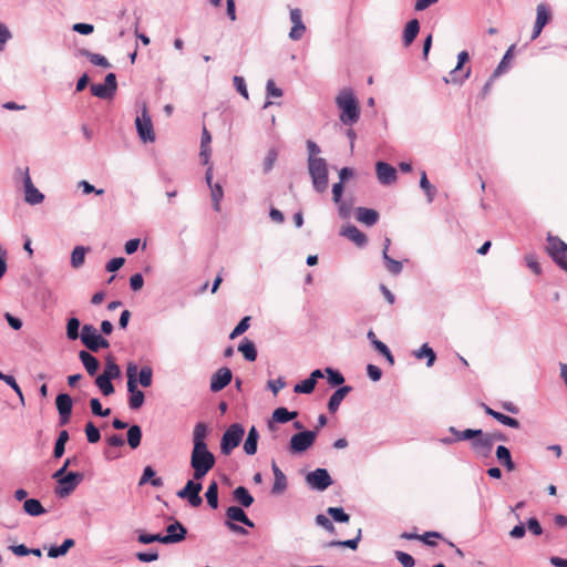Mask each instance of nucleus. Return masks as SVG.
<instances>
[{"instance_id": "052dcab7", "label": "nucleus", "mask_w": 567, "mask_h": 567, "mask_svg": "<svg viewBox=\"0 0 567 567\" xmlns=\"http://www.w3.org/2000/svg\"><path fill=\"white\" fill-rule=\"evenodd\" d=\"M126 375H127V388H133V384L137 383L136 377L138 375V369L137 365L133 362L128 363L126 369Z\"/></svg>"}, {"instance_id": "0eeeda50", "label": "nucleus", "mask_w": 567, "mask_h": 567, "mask_svg": "<svg viewBox=\"0 0 567 567\" xmlns=\"http://www.w3.org/2000/svg\"><path fill=\"white\" fill-rule=\"evenodd\" d=\"M244 427L240 424H231L224 433L220 450L224 455H229L237 447L244 435Z\"/></svg>"}, {"instance_id": "7ed1b4c3", "label": "nucleus", "mask_w": 567, "mask_h": 567, "mask_svg": "<svg viewBox=\"0 0 567 567\" xmlns=\"http://www.w3.org/2000/svg\"><path fill=\"white\" fill-rule=\"evenodd\" d=\"M308 169L317 192L323 193L328 188L327 163L321 157L308 158Z\"/></svg>"}, {"instance_id": "1a4fd4ad", "label": "nucleus", "mask_w": 567, "mask_h": 567, "mask_svg": "<svg viewBox=\"0 0 567 567\" xmlns=\"http://www.w3.org/2000/svg\"><path fill=\"white\" fill-rule=\"evenodd\" d=\"M135 125L138 136L143 142L155 141V133L153 130L152 120L148 114L147 106L145 104L142 107L141 115L136 116L135 118Z\"/></svg>"}, {"instance_id": "8fccbe9b", "label": "nucleus", "mask_w": 567, "mask_h": 567, "mask_svg": "<svg viewBox=\"0 0 567 567\" xmlns=\"http://www.w3.org/2000/svg\"><path fill=\"white\" fill-rule=\"evenodd\" d=\"M153 370L151 367L145 365L138 372V382L142 386L148 388L152 384Z\"/></svg>"}, {"instance_id": "f704fd0d", "label": "nucleus", "mask_w": 567, "mask_h": 567, "mask_svg": "<svg viewBox=\"0 0 567 567\" xmlns=\"http://www.w3.org/2000/svg\"><path fill=\"white\" fill-rule=\"evenodd\" d=\"M23 509L30 516H40L45 513L42 504L34 498L27 499L23 504Z\"/></svg>"}, {"instance_id": "bb28decb", "label": "nucleus", "mask_w": 567, "mask_h": 567, "mask_svg": "<svg viewBox=\"0 0 567 567\" xmlns=\"http://www.w3.org/2000/svg\"><path fill=\"white\" fill-rule=\"evenodd\" d=\"M186 528L177 520L167 526V535L164 537H172L173 540H169L168 544L178 543L185 539Z\"/></svg>"}, {"instance_id": "7c9ffc66", "label": "nucleus", "mask_w": 567, "mask_h": 567, "mask_svg": "<svg viewBox=\"0 0 567 567\" xmlns=\"http://www.w3.org/2000/svg\"><path fill=\"white\" fill-rule=\"evenodd\" d=\"M496 457L499 461V463L505 466L507 471L511 472L515 470V464L512 460L511 452L506 446L499 445L496 449Z\"/></svg>"}, {"instance_id": "e2e57ef3", "label": "nucleus", "mask_w": 567, "mask_h": 567, "mask_svg": "<svg viewBox=\"0 0 567 567\" xmlns=\"http://www.w3.org/2000/svg\"><path fill=\"white\" fill-rule=\"evenodd\" d=\"M90 406H91L92 413L97 416H109L111 413L110 409H105V410L102 409L101 402L96 398L91 399Z\"/></svg>"}, {"instance_id": "338daca9", "label": "nucleus", "mask_w": 567, "mask_h": 567, "mask_svg": "<svg viewBox=\"0 0 567 567\" xmlns=\"http://www.w3.org/2000/svg\"><path fill=\"white\" fill-rule=\"evenodd\" d=\"M513 50H514V45H512L505 53L503 60L501 61V63L498 64L497 69L494 71L492 78H491V81H493L495 78H497L502 72L503 70L505 69V65H506V62L507 60H509L513 55Z\"/></svg>"}, {"instance_id": "de8ad7c7", "label": "nucleus", "mask_w": 567, "mask_h": 567, "mask_svg": "<svg viewBox=\"0 0 567 567\" xmlns=\"http://www.w3.org/2000/svg\"><path fill=\"white\" fill-rule=\"evenodd\" d=\"M360 538H361V529L358 530V535L353 539H349V540H332L327 546L328 547H336V546L348 547V548H351V549L354 550V549L358 548Z\"/></svg>"}, {"instance_id": "f03ea898", "label": "nucleus", "mask_w": 567, "mask_h": 567, "mask_svg": "<svg viewBox=\"0 0 567 567\" xmlns=\"http://www.w3.org/2000/svg\"><path fill=\"white\" fill-rule=\"evenodd\" d=\"M336 104L340 110V121L343 124L352 125L358 122L360 106L351 89H342L336 97Z\"/></svg>"}, {"instance_id": "69168bd1", "label": "nucleus", "mask_w": 567, "mask_h": 567, "mask_svg": "<svg viewBox=\"0 0 567 567\" xmlns=\"http://www.w3.org/2000/svg\"><path fill=\"white\" fill-rule=\"evenodd\" d=\"M316 523L323 527L327 532L331 533V534H334L336 533V528H334V525L332 524V522L324 515L322 514H319L316 516Z\"/></svg>"}, {"instance_id": "5701e85b", "label": "nucleus", "mask_w": 567, "mask_h": 567, "mask_svg": "<svg viewBox=\"0 0 567 567\" xmlns=\"http://www.w3.org/2000/svg\"><path fill=\"white\" fill-rule=\"evenodd\" d=\"M355 217L358 221L367 226H373L379 220V213L371 208L359 207L357 208Z\"/></svg>"}, {"instance_id": "e433bc0d", "label": "nucleus", "mask_w": 567, "mask_h": 567, "mask_svg": "<svg viewBox=\"0 0 567 567\" xmlns=\"http://www.w3.org/2000/svg\"><path fill=\"white\" fill-rule=\"evenodd\" d=\"M551 19L550 11L545 3H539L536 8V21L535 23L540 27H545Z\"/></svg>"}, {"instance_id": "a18cd8bd", "label": "nucleus", "mask_w": 567, "mask_h": 567, "mask_svg": "<svg viewBox=\"0 0 567 567\" xmlns=\"http://www.w3.org/2000/svg\"><path fill=\"white\" fill-rule=\"evenodd\" d=\"M450 432L454 434V441H466L474 439L477 434H481V430H472L467 429L464 431H458L454 426L450 427Z\"/></svg>"}, {"instance_id": "a19ab883", "label": "nucleus", "mask_w": 567, "mask_h": 567, "mask_svg": "<svg viewBox=\"0 0 567 567\" xmlns=\"http://www.w3.org/2000/svg\"><path fill=\"white\" fill-rule=\"evenodd\" d=\"M142 440V430L138 425H132L127 431V443L131 449L135 450L140 446Z\"/></svg>"}, {"instance_id": "b1692460", "label": "nucleus", "mask_w": 567, "mask_h": 567, "mask_svg": "<svg viewBox=\"0 0 567 567\" xmlns=\"http://www.w3.org/2000/svg\"><path fill=\"white\" fill-rule=\"evenodd\" d=\"M298 416V412L296 411H288L286 408H277L272 412L271 420L268 422V425L270 429H272V422L277 423H287L291 420H295Z\"/></svg>"}, {"instance_id": "4468645a", "label": "nucleus", "mask_w": 567, "mask_h": 567, "mask_svg": "<svg viewBox=\"0 0 567 567\" xmlns=\"http://www.w3.org/2000/svg\"><path fill=\"white\" fill-rule=\"evenodd\" d=\"M56 410L59 412V423L60 425H65L70 422L73 402L69 394L61 393L55 399Z\"/></svg>"}, {"instance_id": "412c9836", "label": "nucleus", "mask_w": 567, "mask_h": 567, "mask_svg": "<svg viewBox=\"0 0 567 567\" xmlns=\"http://www.w3.org/2000/svg\"><path fill=\"white\" fill-rule=\"evenodd\" d=\"M472 447L474 451H476L478 454L486 456L492 451V443L487 435V433H483L481 431V434H477L473 441H472Z\"/></svg>"}, {"instance_id": "6e6d98bb", "label": "nucleus", "mask_w": 567, "mask_h": 567, "mask_svg": "<svg viewBox=\"0 0 567 567\" xmlns=\"http://www.w3.org/2000/svg\"><path fill=\"white\" fill-rule=\"evenodd\" d=\"M80 321L76 318H71L66 324V336L70 340L79 338Z\"/></svg>"}, {"instance_id": "79ce46f5", "label": "nucleus", "mask_w": 567, "mask_h": 567, "mask_svg": "<svg viewBox=\"0 0 567 567\" xmlns=\"http://www.w3.org/2000/svg\"><path fill=\"white\" fill-rule=\"evenodd\" d=\"M206 499L212 508L218 507V484L216 481H212L206 491Z\"/></svg>"}, {"instance_id": "423d86ee", "label": "nucleus", "mask_w": 567, "mask_h": 567, "mask_svg": "<svg viewBox=\"0 0 567 567\" xmlns=\"http://www.w3.org/2000/svg\"><path fill=\"white\" fill-rule=\"evenodd\" d=\"M226 517H227L226 526L231 532H235V533H238V534H241V535H246L247 530L245 528L236 525L234 522H240V523H243V524H245L246 526H249V527H254L255 526V524L252 523V520H250L248 518V516L246 515L244 509L238 507V506H230V507H228L227 511H226Z\"/></svg>"}, {"instance_id": "a878e982", "label": "nucleus", "mask_w": 567, "mask_h": 567, "mask_svg": "<svg viewBox=\"0 0 567 567\" xmlns=\"http://www.w3.org/2000/svg\"><path fill=\"white\" fill-rule=\"evenodd\" d=\"M351 391V386L344 385L339 388L329 399L328 409L331 413H334L346 395Z\"/></svg>"}, {"instance_id": "c756f323", "label": "nucleus", "mask_w": 567, "mask_h": 567, "mask_svg": "<svg viewBox=\"0 0 567 567\" xmlns=\"http://www.w3.org/2000/svg\"><path fill=\"white\" fill-rule=\"evenodd\" d=\"M130 392L128 405L132 410L140 409L145 400L144 393L137 389V383L133 384V388H127Z\"/></svg>"}, {"instance_id": "9b49d317", "label": "nucleus", "mask_w": 567, "mask_h": 567, "mask_svg": "<svg viewBox=\"0 0 567 567\" xmlns=\"http://www.w3.org/2000/svg\"><path fill=\"white\" fill-rule=\"evenodd\" d=\"M196 480H189L186 485L177 492V496L183 499H187L190 506L198 507L202 505L203 499L199 496L202 491V484L195 482Z\"/></svg>"}, {"instance_id": "aec40b11", "label": "nucleus", "mask_w": 567, "mask_h": 567, "mask_svg": "<svg viewBox=\"0 0 567 567\" xmlns=\"http://www.w3.org/2000/svg\"><path fill=\"white\" fill-rule=\"evenodd\" d=\"M341 235L347 237L349 240L353 241L358 247H363L368 241L367 235L363 234L353 225H348L343 227L341 230Z\"/></svg>"}, {"instance_id": "603ef678", "label": "nucleus", "mask_w": 567, "mask_h": 567, "mask_svg": "<svg viewBox=\"0 0 567 567\" xmlns=\"http://www.w3.org/2000/svg\"><path fill=\"white\" fill-rule=\"evenodd\" d=\"M420 187L425 192L429 202H432L433 197L435 195V189L430 184V182L427 179V176H426V173L424 171L421 173Z\"/></svg>"}, {"instance_id": "864d4df0", "label": "nucleus", "mask_w": 567, "mask_h": 567, "mask_svg": "<svg viewBox=\"0 0 567 567\" xmlns=\"http://www.w3.org/2000/svg\"><path fill=\"white\" fill-rule=\"evenodd\" d=\"M327 513L339 523H347L350 519V516L344 513L343 508L341 507H329L327 509Z\"/></svg>"}, {"instance_id": "3c124183", "label": "nucleus", "mask_w": 567, "mask_h": 567, "mask_svg": "<svg viewBox=\"0 0 567 567\" xmlns=\"http://www.w3.org/2000/svg\"><path fill=\"white\" fill-rule=\"evenodd\" d=\"M383 259L388 271L392 275H398L402 271V264L389 257L386 251H383Z\"/></svg>"}, {"instance_id": "f8f14e48", "label": "nucleus", "mask_w": 567, "mask_h": 567, "mask_svg": "<svg viewBox=\"0 0 567 567\" xmlns=\"http://www.w3.org/2000/svg\"><path fill=\"white\" fill-rule=\"evenodd\" d=\"M307 484L317 491H324L332 485V478L326 468H317L306 475Z\"/></svg>"}, {"instance_id": "f257e3e1", "label": "nucleus", "mask_w": 567, "mask_h": 567, "mask_svg": "<svg viewBox=\"0 0 567 567\" xmlns=\"http://www.w3.org/2000/svg\"><path fill=\"white\" fill-rule=\"evenodd\" d=\"M207 425L198 422L193 430V450L190 453V467L193 468V477L200 481L215 466L216 460L214 454L208 450Z\"/></svg>"}, {"instance_id": "0e129e2a", "label": "nucleus", "mask_w": 567, "mask_h": 567, "mask_svg": "<svg viewBox=\"0 0 567 567\" xmlns=\"http://www.w3.org/2000/svg\"><path fill=\"white\" fill-rule=\"evenodd\" d=\"M396 559L401 563V565L403 567H414L415 565V560L414 558L410 555V554H406L404 551H401V550H396L394 553Z\"/></svg>"}, {"instance_id": "09e8293b", "label": "nucleus", "mask_w": 567, "mask_h": 567, "mask_svg": "<svg viewBox=\"0 0 567 567\" xmlns=\"http://www.w3.org/2000/svg\"><path fill=\"white\" fill-rule=\"evenodd\" d=\"M169 540H173L172 537H163L161 534H140L138 536V542L142 544H151L153 542L168 544Z\"/></svg>"}, {"instance_id": "9d476101", "label": "nucleus", "mask_w": 567, "mask_h": 567, "mask_svg": "<svg viewBox=\"0 0 567 567\" xmlns=\"http://www.w3.org/2000/svg\"><path fill=\"white\" fill-rule=\"evenodd\" d=\"M82 480L83 474L76 472H69L64 477L60 480V482H58L55 495L59 497L69 496L82 482Z\"/></svg>"}, {"instance_id": "2f4dec72", "label": "nucleus", "mask_w": 567, "mask_h": 567, "mask_svg": "<svg viewBox=\"0 0 567 567\" xmlns=\"http://www.w3.org/2000/svg\"><path fill=\"white\" fill-rule=\"evenodd\" d=\"M258 437H259L258 431L256 430L255 426H252L249 430L247 439L244 444V451L246 452V454H248V455L256 454Z\"/></svg>"}, {"instance_id": "774afa93", "label": "nucleus", "mask_w": 567, "mask_h": 567, "mask_svg": "<svg viewBox=\"0 0 567 567\" xmlns=\"http://www.w3.org/2000/svg\"><path fill=\"white\" fill-rule=\"evenodd\" d=\"M276 161H277V152L275 150H270L264 159L265 172H269L274 167Z\"/></svg>"}, {"instance_id": "49530a36", "label": "nucleus", "mask_w": 567, "mask_h": 567, "mask_svg": "<svg viewBox=\"0 0 567 567\" xmlns=\"http://www.w3.org/2000/svg\"><path fill=\"white\" fill-rule=\"evenodd\" d=\"M86 249L83 246H76L71 255L72 267L79 268L84 264Z\"/></svg>"}, {"instance_id": "39448f33", "label": "nucleus", "mask_w": 567, "mask_h": 567, "mask_svg": "<svg viewBox=\"0 0 567 567\" xmlns=\"http://www.w3.org/2000/svg\"><path fill=\"white\" fill-rule=\"evenodd\" d=\"M81 340L83 344L93 352L99 351L101 348L105 349L110 347V342L101 337L96 328L92 324H84L82 327Z\"/></svg>"}, {"instance_id": "58836bf2", "label": "nucleus", "mask_w": 567, "mask_h": 567, "mask_svg": "<svg viewBox=\"0 0 567 567\" xmlns=\"http://www.w3.org/2000/svg\"><path fill=\"white\" fill-rule=\"evenodd\" d=\"M69 439H70V436H69V433L66 430H62L59 433V436L56 439L54 450H53V455L55 458H60L63 455V453L65 451V444L69 441Z\"/></svg>"}, {"instance_id": "72a5a7b5", "label": "nucleus", "mask_w": 567, "mask_h": 567, "mask_svg": "<svg viewBox=\"0 0 567 567\" xmlns=\"http://www.w3.org/2000/svg\"><path fill=\"white\" fill-rule=\"evenodd\" d=\"M415 358L417 359H426V365L430 368L434 364L436 360V354L427 343H424L419 350L414 352Z\"/></svg>"}, {"instance_id": "f3484780", "label": "nucleus", "mask_w": 567, "mask_h": 567, "mask_svg": "<svg viewBox=\"0 0 567 567\" xmlns=\"http://www.w3.org/2000/svg\"><path fill=\"white\" fill-rule=\"evenodd\" d=\"M231 371L228 368L218 369L212 377L210 380V390L213 392H218L226 388L231 381Z\"/></svg>"}, {"instance_id": "c9c22d12", "label": "nucleus", "mask_w": 567, "mask_h": 567, "mask_svg": "<svg viewBox=\"0 0 567 567\" xmlns=\"http://www.w3.org/2000/svg\"><path fill=\"white\" fill-rule=\"evenodd\" d=\"M246 360L252 362L257 358V350L254 342L245 339L238 347Z\"/></svg>"}, {"instance_id": "a211bd4d", "label": "nucleus", "mask_w": 567, "mask_h": 567, "mask_svg": "<svg viewBox=\"0 0 567 567\" xmlns=\"http://www.w3.org/2000/svg\"><path fill=\"white\" fill-rule=\"evenodd\" d=\"M290 20L293 25L289 32V38L293 41L300 40L306 31V25L302 22L301 10L298 8L290 10Z\"/></svg>"}, {"instance_id": "c03bdc74", "label": "nucleus", "mask_w": 567, "mask_h": 567, "mask_svg": "<svg viewBox=\"0 0 567 567\" xmlns=\"http://www.w3.org/2000/svg\"><path fill=\"white\" fill-rule=\"evenodd\" d=\"M112 380L103 377L102 374L97 375L95 379V384L103 395L109 396L114 393V386L111 382Z\"/></svg>"}, {"instance_id": "2eb2a0df", "label": "nucleus", "mask_w": 567, "mask_h": 567, "mask_svg": "<svg viewBox=\"0 0 567 567\" xmlns=\"http://www.w3.org/2000/svg\"><path fill=\"white\" fill-rule=\"evenodd\" d=\"M23 184H24V190H25V202L35 205L43 202L44 196L39 189L33 185L31 177L29 175V168H25L24 176H23Z\"/></svg>"}, {"instance_id": "20e7f679", "label": "nucleus", "mask_w": 567, "mask_h": 567, "mask_svg": "<svg viewBox=\"0 0 567 567\" xmlns=\"http://www.w3.org/2000/svg\"><path fill=\"white\" fill-rule=\"evenodd\" d=\"M546 251L554 259V261L567 272V244L559 237L548 233Z\"/></svg>"}, {"instance_id": "37998d69", "label": "nucleus", "mask_w": 567, "mask_h": 567, "mask_svg": "<svg viewBox=\"0 0 567 567\" xmlns=\"http://www.w3.org/2000/svg\"><path fill=\"white\" fill-rule=\"evenodd\" d=\"M151 480V484L155 487L163 486V480L161 477H155V472L151 466H146L140 480V485L145 484Z\"/></svg>"}, {"instance_id": "dca6fc26", "label": "nucleus", "mask_w": 567, "mask_h": 567, "mask_svg": "<svg viewBox=\"0 0 567 567\" xmlns=\"http://www.w3.org/2000/svg\"><path fill=\"white\" fill-rule=\"evenodd\" d=\"M375 172L378 181L383 185H390L396 181V169L385 162H378Z\"/></svg>"}, {"instance_id": "4c0bfd02", "label": "nucleus", "mask_w": 567, "mask_h": 567, "mask_svg": "<svg viewBox=\"0 0 567 567\" xmlns=\"http://www.w3.org/2000/svg\"><path fill=\"white\" fill-rule=\"evenodd\" d=\"M80 53L84 56H86L90 62L94 65L102 66L104 69H107L111 66L107 59L99 53H92L85 49L80 50Z\"/></svg>"}, {"instance_id": "393cba45", "label": "nucleus", "mask_w": 567, "mask_h": 567, "mask_svg": "<svg viewBox=\"0 0 567 567\" xmlns=\"http://www.w3.org/2000/svg\"><path fill=\"white\" fill-rule=\"evenodd\" d=\"M79 358H80L81 362L83 363L86 372L91 377H93L100 368L99 360L95 357H93L90 352L84 351V350L80 351Z\"/></svg>"}, {"instance_id": "cd10ccee", "label": "nucleus", "mask_w": 567, "mask_h": 567, "mask_svg": "<svg viewBox=\"0 0 567 567\" xmlns=\"http://www.w3.org/2000/svg\"><path fill=\"white\" fill-rule=\"evenodd\" d=\"M484 411L486 414L493 416L495 420H497L499 423L504 424V425H507L509 427H514V429H518L519 427V422L514 419V417H511L508 415H505L501 412H497L493 409H491L489 406L487 405H484Z\"/></svg>"}, {"instance_id": "6e6552de", "label": "nucleus", "mask_w": 567, "mask_h": 567, "mask_svg": "<svg viewBox=\"0 0 567 567\" xmlns=\"http://www.w3.org/2000/svg\"><path fill=\"white\" fill-rule=\"evenodd\" d=\"M317 437V431H301L293 434L289 442V451L292 454H300L310 449Z\"/></svg>"}, {"instance_id": "473e14b6", "label": "nucleus", "mask_w": 567, "mask_h": 567, "mask_svg": "<svg viewBox=\"0 0 567 567\" xmlns=\"http://www.w3.org/2000/svg\"><path fill=\"white\" fill-rule=\"evenodd\" d=\"M233 495L235 501H237L244 507H249L254 503V497L244 486H238L237 488H235Z\"/></svg>"}, {"instance_id": "ea45409f", "label": "nucleus", "mask_w": 567, "mask_h": 567, "mask_svg": "<svg viewBox=\"0 0 567 567\" xmlns=\"http://www.w3.org/2000/svg\"><path fill=\"white\" fill-rule=\"evenodd\" d=\"M102 375L106 377L110 380L117 379L121 375V369L115 363V361L112 357H109L106 359L105 368H104Z\"/></svg>"}, {"instance_id": "bf43d9fd", "label": "nucleus", "mask_w": 567, "mask_h": 567, "mask_svg": "<svg viewBox=\"0 0 567 567\" xmlns=\"http://www.w3.org/2000/svg\"><path fill=\"white\" fill-rule=\"evenodd\" d=\"M250 317H244L240 322L235 327V329L230 332L229 338L235 339L243 334L249 328Z\"/></svg>"}, {"instance_id": "5fc2aeb1", "label": "nucleus", "mask_w": 567, "mask_h": 567, "mask_svg": "<svg viewBox=\"0 0 567 567\" xmlns=\"http://www.w3.org/2000/svg\"><path fill=\"white\" fill-rule=\"evenodd\" d=\"M316 383L313 379H306L302 382L295 385L293 391L296 393H306L309 394L315 390Z\"/></svg>"}, {"instance_id": "6ab92c4d", "label": "nucleus", "mask_w": 567, "mask_h": 567, "mask_svg": "<svg viewBox=\"0 0 567 567\" xmlns=\"http://www.w3.org/2000/svg\"><path fill=\"white\" fill-rule=\"evenodd\" d=\"M206 182L210 188V196L214 204V209L220 212V202L224 197L223 186L218 183L213 184V167L209 166L206 172Z\"/></svg>"}, {"instance_id": "c85d7f7f", "label": "nucleus", "mask_w": 567, "mask_h": 567, "mask_svg": "<svg viewBox=\"0 0 567 567\" xmlns=\"http://www.w3.org/2000/svg\"><path fill=\"white\" fill-rule=\"evenodd\" d=\"M420 31V23L416 19L409 21L404 28L403 32V43L405 47L411 45V43L416 38Z\"/></svg>"}, {"instance_id": "4be33fe9", "label": "nucleus", "mask_w": 567, "mask_h": 567, "mask_svg": "<svg viewBox=\"0 0 567 567\" xmlns=\"http://www.w3.org/2000/svg\"><path fill=\"white\" fill-rule=\"evenodd\" d=\"M271 470L274 472L275 482L271 488L272 494L279 495L287 488V477L284 472L278 467L276 462H272Z\"/></svg>"}, {"instance_id": "680f3d73", "label": "nucleus", "mask_w": 567, "mask_h": 567, "mask_svg": "<svg viewBox=\"0 0 567 567\" xmlns=\"http://www.w3.org/2000/svg\"><path fill=\"white\" fill-rule=\"evenodd\" d=\"M326 373L328 374L329 383L333 386L340 385L344 382V378L339 371H334L331 368H327Z\"/></svg>"}, {"instance_id": "4d7b16f0", "label": "nucleus", "mask_w": 567, "mask_h": 567, "mask_svg": "<svg viewBox=\"0 0 567 567\" xmlns=\"http://www.w3.org/2000/svg\"><path fill=\"white\" fill-rule=\"evenodd\" d=\"M91 93L100 99H107L113 95V93L107 89L104 84H92L91 85Z\"/></svg>"}, {"instance_id": "13d9d810", "label": "nucleus", "mask_w": 567, "mask_h": 567, "mask_svg": "<svg viewBox=\"0 0 567 567\" xmlns=\"http://www.w3.org/2000/svg\"><path fill=\"white\" fill-rule=\"evenodd\" d=\"M85 434L90 443H96L101 439L99 429L92 422H89L85 425Z\"/></svg>"}, {"instance_id": "ddd939ff", "label": "nucleus", "mask_w": 567, "mask_h": 567, "mask_svg": "<svg viewBox=\"0 0 567 567\" xmlns=\"http://www.w3.org/2000/svg\"><path fill=\"white\" fill-rule=\"evenodd\" d=\"M470 55L466 51H461L457 55V65L451 71L450 79L445 78L446 83H462L466 80L471 74V69L468 68L464 73H462L463 65L468 62Z\"/></svg>"}]
</instances>
